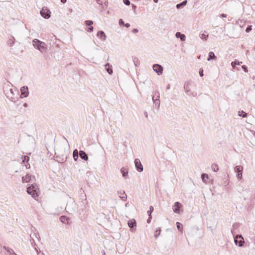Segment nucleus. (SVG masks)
<instances>
[{
    "label": "nucleus",
    "instance_id": "f257e3e1",
    "mask_svg": "<svg viewBox=\"0 0 255 255\" xmlns=\"http://www.w3.org/2000/svg\"><path fill=\"white\" fill-rule=\"evenodd\" d=\"M69 153V149L66 150L63 145L59 146L55 150V154H56V157L59 158V162H65L67 158V155Z\"/></svg>",
    "mask_w": 255,
    "mask_h": 255
},
{
    "label": "nucleus",
    "instance_id": "f03ea898",
    "mask_svg": "<svg viewBox=\"0 0 255 255\" xmlns=\"http://www.w3.org/2000/svg\"><path fill=\"white\" fill-rule=\"evenodd\" d=\"M27 192L28 194L31 195V197L36 200H37L40 194L39 189L36 184H32L27 188Z\"/></svg>",
    "mask_w": 255,
    "mask_h": 255
},
{
    "label": "nucleus",
    "instance_id": "7ed1b4c3",
    "mask_svg": "<svg viewBox=\"0 0 255 255\" xmlns=\"http://www.w3.org/2000/svg\"><path fill=\"white\" fill-rule=\"evenodd\" d=\"M33 45L36 49H38L41 52H45L47 50L46 44L37 39H34L33 40Z\"/></svg>",
    "mask_w": 255,
    "mask_h": 255
},
{
    "label": "nucleus",
    "instance_id": "20e7f679",
    "mask_svg": "<svg viewBox=\"0 0 255 255\" xmlns=\"http://www.w3.org/2000/svg\"><path fill=\"white\" fill-rule=\"evenodd\" d=\"M3 91L7 98L12 102H14L15 101L16 98L14 97L13 96L14 95V92H15L16 93H17L16 89L10 88L7 90L4 89Z\"/></svg>",
    "mask_w": 255,
    "mask_h": 255
},
{
    "label": "nucleus",
    "instance_id": "39448f33",
    "mask_svg": "<svg viewBox=\"0 0 255 255\" xmlns=\"http://www.w3.org/2000/svg\"><path fill=\"white\" fill-rule=\"evenodd\" d=\"M191 86L192 84L191 83L186 82L184 85V89L188 95L195 97L197 95V93L196 92H191L190 91V87H191Z\"/></svg>",
    "mask_w": 255,
    "mask_h": 255
},
{
    "label": "nucleus",
    "instance_id": "423d86ee",
    "mask_svg": "<svg viewBox=\"0 0 255 255\" xmlns=\"http://www.w3.org/2000/svg\"><path fill=\"white\" fill-rule=\"evenodd\" d=\"M234 241L235 244L240 247L243 246L245 243L243 237L241 235L239 234L234 237Z\"/></svg>",
    "mask_w": 255,
    "mask_h": 255
},
{
    "label": "nucleus",
    "instance_id": "0eeeda50",
    "mask_svg": "<svg viewBox=\"0 0 255 255\" xmlns=\"http://www.w3.org/2000/svg\"><path fill=\"white\" fill-rule=\"evenodd\" d=\"M41 15L45 19H48L50 17L51 12L47 7H43L40 11Z\"/></svg>",
    "mask_w": 255,
    "mask_h": 255
},
{
    "label": "nucleus",
    "instance_id": "6e6552de",
    "mask_svg": "<svg viewBox=\"0 0 255 255\" xmlns=\"http://www.w3.org/2000/svg\"><path fill=\"white\" fill-rule=\"evenodd\" d=\"M243 170V167L241 165H238L235 167V171L237 173L236 176L239 180L242 179Z\"/></svg>",
    "mask_w": 255,
    "mask_h": 255
},
{
    "label": "nucleus",
    "instance_id": "1a4fd4ad",
    "mask_svg": "<svg viewBox=\"0 0 255 255\" xmlns=\"http://www.w3.org/2000/svg\"><path fill=\"white\" fill-rule=\"evenodd\" d=\"M128 224L131 232H134L136 231V222L135 219L129 220Z\"/></svg>",
    "mask_w": 255,
    "mask_h": 255
},
{
    "label": "nucleus",
    "instance_id": "9d476101",
    "mask_svg": "<svg viewBox=\"0 0 255 255\" xmlns=\"http://www.w3.org/2000/svg\"><path fill=\"white\" fill-rule=\"evenodd\" d=\"M153 70L158 75H160L163 73V67L158 64H154L152 66Z\"/></svg>",
    "mask_w": 255,
    "mask_h": 255
},
{
    "label": "nucleus",
    "instance_id": "9b49d317",
    "mask_svg": "<svg viewBox=\"0 0 255 255\" xmlns=\"http://www.w3.org/2000/svg\"><path fill=\"white\" fill-rule=\"evenodd\" d=\"M21 95L20 97L26 98L29 95V91L27 86H23L20 88Z\"/></svg>",
    "mask_w": 255,
    "mask_h": 255
},
{
    "label": "nucleus",
    "instance_id": "f8f14e48",
    "mask_svg": "<svg viewBox=\"0 0 255 255\" xmlns=\"http://www.w3.org/2000/svg\"><path fill=\"white\" fill-rule=\"evenodd\" d=\"M182 206V205L179 202H176L172 207L173 212L175 213H180Z\"/></svg>",
    "mask_w": 255,
    "mask_h": 255
},
{
    "label": "nucleus",
    "instance_id": "ddd939ff",
    "mask_svg": "<svg viewBox=\"0 0 255 255\" xmlns=\"http://www.w3.org/2000/svg\"><path fill=\"white\" fill-rule=\"evenodd\" d=\"M134 162L136 170L138 172H142L143 171V166L140 162V160L138 158H136L134 160Z\"/></svg>",
    "mask_w": 255,
    "mask_h": 255
},
{
    "label": "nucleus",
    "instance_id": "4468645a",
    "mask_svg": "<svg viewBox=\"0 0 255 255\" xmlns=\"http://www.w3.org/2000/svg\"><path fill=\"white\" fill-rule=\"evenodd\" d=\"M157 98L158 99H155V96H152V99L155 105V107L156 108H159L160 106V101H159V93H157Z\"/></svg>",
    "mask_w": 255,
    "mask_h": 255
},
{
    "label": "nucleus",
    "instance_id": "2eb2a0df",
    "mask_svg": "<svg viewBox=\"0 0 255 255\" xmlns=\"http://www.w3.org/2000/svg\"><path fill=\"white\" fill-rule=\"evenodd\" d=\"M97 36L100 38L101 40L105 41L107 38V36L105 32L102 31H99L97 33Z\"/></svg>",
    "mask_w": 255,
    "mask_h": 255
},
{
    "label": "nucleus",
    "instance_id": "dca6fc26",
    "mask_svg": "<svg viewBox=\"0 0 255 255\" xmlns=\"http://www.w3.org/2000/svg\"><path fill=\"white\" fill-rule=\"evenodd\" d=\"M79 156L80 157L85 161H87L88 160V156L87 154L83 150L79 151Z\"/></svg>",
    "mask_w": 255,
    "mask_h": 255
},
{
    "label": "nucleus",
    "instance_id": "f3484780",
    "mask_svg": "<svg viewBox=\"0 0 255 255\" xmlns=\"http://www.w3.org/2000/svg\"><path fill=\"white\" fill-rule=\"evenodd\" d=\"M105 68L107 72L110 74L112 75L113 73L112 66L109 63L105 64Z\"/></svg>",
    "mask_w": 255,
    "mask_h": 255
},
{
    "label": "nucleus",
    "instance_id": "a211bd4d",
    "mask_svg": "<svg viewBox=\"0 0 255 255\" xmlns=\"http://www.w3.org/2000/svg\"><path fill=\"white\" fill-rule=\"evenodd\" d=\"M176 38H180L181 41H184L186 39V36L184 34L180 32H177L175 34Z\"/></svg>",
    "mask_w": 255,
    "mask_h": 255
},
{
    "label": "nucleus",
    "instance_id": "6ab92c4d",
    "mask_svg": "<svg viewBox=\"0 0 255 255\" xmlns=\"http://www.w3.org/2000/svg\"><path fill=\"white\" fill-rule=\"evenodd\" d=\"M121 173L122 174V175L123 177L127 178V177L128 175V169L126 167H123L121 169Z\"/></svg>",
    "mask_w": 255,
    "mask_h": 255
},
{
    "label": "nucleus",
    "instance_id": "aec40b11",
    "mask_svg": "<svg viewBox=\"0 0 255 255\" xmlns=\"http://www.w3.org/2000/svg\"><path fill=\"white\" fill-rule=\"evenodd\" d=\"M14 41H15L14 37L13 36H11V37L7 40V41L6 42L7 45L8 46H9V47L12 46L13 45V44H14Z\"/></svg>",
    "mask_w": 255,
    "mask_h": 255
},
{
    "label": "nucleus",
    "instance_id": "412c9836",
    "mask_svg": "<svg viewBox=\"0 0 255 255\" xmlns=\"http://www.w3.org/2000/svg\"><path fill=\"white\" fill-rule=\"evenodd\" d=\"M118 193L119 195H120V197L122 200L123 201H126L127 199V195L125 193V192L124 191H118Z\"/></svg>",
    "mask_w": 255,
    "mask_h": 255
},
{
    "label": "nucleus",
    "instance_id": "4be33fe9",
    "mask_svg": "<svg viewBox=\"0 0 255 255\" xmlns=\"http://www.w3.org/2000/svg\"><path fill=\"white\" fill-rule=\"evenodd\" d=\"M31 175L29 174H27L25 176L22 177V181L23 183L24 182H28L31 180Z\"/></svg>",
    "mask_w": 255,
    "mask_h": 255
},
{
    "label": "nucleus",
    "instance_id": "5701e85b",
    "mask_svg": "<svg viewBox=\"0 0 255 255\" xmlns=\"http://www.w3.org/2000/svg\"><path fill=\"white\" fill-rule=\"evenodd\" d=\"M79 156V152L77 149H75L73 152V157L75 161H77Z\"/></svg>",
    "mask_w": 255,
    "mask_h": 255
},
{
    "label": "nucleus",
    "instance_id": "b1692460",
    "mask_svg": "<svg viewBox=\"0 0 255 255\" xmlns=\"http://www.w3.org/2000/svg\"><path fill=\"white\" fill-rule=\"evenodd\" d=\"M217 58V57L215 55L214 53L212 51H210L208 54V57L207 58L208 61H210L211 60H214Z\"/></svg>",
    "mask_w": 255,
    "mask_h": 255
},
{
    "label": "nucleus",
    "instance_id": "393cba45",
    "mask_svg": "<svg viewBox=\"0 0 255 255\" xmlns=\"http://www.w3.org/2000/svg\"><path fill=\"white\" fill-rule=\"evenodd\" d=\"M59 219L61 222H62L64 224H68L69 219L68 218H67L66 216H61L60 217Z\"/></svg>",
    "mask_w": 255,
    "mask_h": 255
},
{
    "label": "nucleus",
    "instance_id": "a878e982",
    "mask_svg": "<svg viewBox=\"0 0 255 255\" xmlns=\"http://www.w3.org/2000/svg\"><path fill=\"white\" fill-rule=\"evenodd\" d=\"M208 34L206 31H204V32L200 34V37L201 39L204 40H207L208 38Z\"/></svg>",
    "mask_w": 255,
    "mask_h": 255
},
{
    "label": "nucleus",
    "instance_id": "bb28decb",
    "mask_svg": "<svg viewBox=\"0 0 255 255\" xmlns=\"http://www.w3.org/2000/svg\"><path fill=\"white\" fill-rule=\"evenodd\" d=\"M241 64H242V62H240L239 60L236 59L234 61L232 62L231 65L233 68L235 69L236 65H240Z\"/></svg>",
    "mask_w": 255,
    "mask_h": 255
},
{
    "label": "nucleus",
    "instance_id": "cd10ccee",
    "mask_svg": "<svg viewBox=\"0 0 255 255\" xmlns=\"http://www.w3.org/2000/svg\"><path fill=\"white\" fill-rule=\"evenodd\" d=\"M187 3V0H184L182 2L176 4V7H177V8L179 9L181 7H182V6L186 5Z\"/></svg>",
    "mask_w": 255,
    "mask_h": 255
},
{
    "label": "nucleus",
    "instance_id": "c85d7f7f",
    "mask_svg": "<svg viewBox=\"0 0 255 255\" xmlns=\"http://www.w3.org/2000/svg\"><path fill=\"white\" fill-rule=\"evenodd\" d=\"M201 179L204 183H206L207 180L209 179V176L206 173H202L201 174Z\"/></svg>",
    "mask_w": 255,
    "mask_h": 255
},
{
    "label": "nucleus",
    "instance_id": "c756f323",
    "mask_svg": "<svg viewBox=\"0 0 255 255\" xmlns=\"http://www.w3.org/2000/svg\"><path fill=\"white\" fill-rule=\"evenodd\" d=\"M176 227L179 232H182L183 225L180 223L177 222L176 223Z\"/></svg>",
    "mask_w": 255,
    "mask_h": 255
},
{
    "label": "nucleus",
    "instance_id": "7c9ffc66",
    "mask_svg": "<svg viewBox=\"0 0 255 255\" xmlns=\"http://www.w3.org/2000/svg\"><path fill=\"white\" fill-rule=\"evenodd\" d=\"M3 248L9 253V255H13V254H15L11 249L5 246H4Z\"/></svg>",
    "mask_w": 255,
    "mask_h": 255
},
{
    "label": "nucleus",
    "instance_id": "2f4dec72",
    "mask_svg": "<svg viewBox=\"0 0 255 255\" xmlns=\"http://www.w3.org/2000/svg\"><path fill=\"white\" fill-rule=\"evenodd\" d=\"M211 167L214 172H217L219 170L218 165L216 163L212 164Z\"/></svg>",
    "mask_w": 255,
    "mask_h": 255
},
{
    "label": "nucleus",
    "instance_id": "473e14b6",
    "mask_svg": "<svg viewBox=\"0 0 255 255\" xmlns=\"http://www.w3.org/2000/svg\"><path fill=\"white\" fill-rule=\"evenodd\" d=\"M238 115L240 117L246 118L247 116V114L244 111H241L238 112Z\"/></svg>",
    "mask_w": 255,
    "mask_h": 255
},
{
    "label": "nucleus",
    "instance_id": "72a5a7b5",
    "mask_svg": "<svg viewBox=\"0 0 255 255\" xmlns=\"http://www.w3.org/2000/svg\"><path fill=\"white\" fill-rule=\"evenodd\" d=\"M133 61L136 67H138L140 64V62L137 58L134 57L133 59Z\"/></svg>",
    "mask_w": 255,
    "mask_h": 255
},
{
    "label": "nucleus",
    "instance_id": "f704fd0d",
    "mask_svg": "<svg viewBox=\"0 0 255 255\" xmlns=\"http://www.w3.org/2000/svg\"><path fill=\"white\" fill-rule=\"evenodd\" d=\"M96 1L100 5H106V3H108L107 0H96Z\"/></svg>",
    "mask_w": 255,
    "mask_h": 255
},
{
    "label": "nucleus",
    "instance_id": "c9c22d12",
    "mask_svg": "<svg viewBox=\"0 0 255 255\" xmlns=\"http://www.w3.org/2000/svg\"><path fill=\"white\" fill-rule=\"evenodd\" d=\"M85 24L87 26H91L93 24V21L90 20H87L85 21Z\"/></svg>",
    "mask_w": 255,
    "mask_h": 255
},
{
    "label": "nucleus",
    "instance_id": "e433bc0d",
    "mask_svg": "<svg viewBox=\"0 0 255 255\" xmlns=\"http://www.w3.org/2000/svg\"><path fill=\"white\" fill-rule=\"evenodd\" d=\"M154 208L153 206H150L149 207V210L147 211V214L148 216H151V214L153 212Z\"/></svg>",
    "mask_w": 255,
    "mask_h": 255
},
{
    "label": "nucleus",
    "instance_id": "4c0bfd02",
    "mask_svg": "<svg viewBox=\"0 0 255 255\" xmlns=\"http://www.w3.org/2000/svg\"><path fill=\"white\" fill-rule=\"evenodd\" d=\"M70 207V205L67 204V205H66V206L65 209H66V211H67V212H68V213H70L72 214V211H73V210H72H72H71Z\"/></svg>",
    "mask_w": 255,
    "mask_h": 255
},
{
    "label": "nucleus",
    "instance_id": "58836bf2",
    "mask_svg": "<svg viewBox=\"0 0 255 255\" xmlns=\"http://www.w3.org/2000/svg\"><path fill=\"white\" fill-rule=\"evenodd\" d=\"M29 160V157L28 156H24L22 158V162H27Z\"/></svg>",
    "mask_w": 255,
    "mask_h": 255
},
{
    "label": "nucleus",
    "instance_id": "ea45409f",
    "mask_svg": "<svg viewBox=\"0 0 255 255\" xmlns=\"http://www.w3.org/2000/svg\"><path fill=\"white\" fill-rule=\"evenodd\" d=\"M161 229L160 228H159L158 230H156V231H155V233L154 234V237L155 238H157L159 235Z\"/></svg>",
    "mask_w": 255,
    "mask_h": 255
},
{
    "label": "nucleus",
    "instance_id": "a19ab883",
    "mask_svg": "<svg viewBox=\"0 0 255 255\" xmlns=\"http://www.w3.org/2000/svg\"><path fill=\"white\" fill-rule=\"evenodd\" d=\"M252 29V25H248L246 29V32L247 33L250 32Z\"/></svg>",
    "mask_w": 255,
    "mask_h": 255
},
{
    "label": "nucleus",
    "instance_id": "79ce46f5",
    "mask_svg": "<svg viewBox=\"0 0 255 255\" xmlns=\"http://www.w3.org/2000/svg\"><path fill=\"white\" fill-rule=\"evenodd\" d=\"M242 68L243 69V70L245 72H248V67L246 65H242Z\"/></svg>",
    "mask_w": 255,
    "mask_h": 255
},
{
    "label": "nucleus",
    "instance_id": "37998d69",
    "mask_svg": "<svg viewBox=\"0 0 255 255\" xmlns=\"http://www.w3.org/2000/svg\"><path fill=\"white\" fill-rule=\"evenodd\" d=\"M203 71V68H201L199 69V73L200 77H203L204 76Z\"/></svg>",
    "mask_w": 255,
    "mask_h": 255
},
{
    "label": "nucleus",
    "instance_id": "c03bdc74",
    "mask_svg": "<svg viewBox=\"0 0 255 255\" xmlns=\"http://www.w3.org/2000/svg\"><path fill=\"white\" fill-rule=\"evenodd\" d=\"M123 2L127 5H129L130 4L129 0H123Z\"/></svg>",
    "mask_w": 255,
    "mask_h": 255
},
{
    "label": "nucleus",
    "instance_id": "a18cd8bd",
    "mask_svg": "<svg viewBox=\"0 0 255 255\" xmlns=\"http://www.w3.org/2000/svg\"><path fill=\"white\" fill-rule=\"evenodd\" d=\"M119 24L121 26L124 25L125 24V22H124V20L122 19H119Z\"/></svg>",
    "mask_w": 255,
    "mask_h": 255
},
{
    "label": "nucleus",
    "instance_id": "49530a36",
    "mask_svg": "<svg viewBox=\"0 0 255 255\" xmlns=\"http://www.w3.org/2000/svg\"><path fill=\"white\" fill-rule=\"evenodd\" d=\"M94 28L92 26H89L87 29V31L89 32H91L93 31Z\"/></svg>",
    "mask_w": 255,
    "mask_h": 255
},
{
    "label": "nucleus",
    "instance_id": "de8ad7c7",
    "mask_svg": "<svg viewBox=\"0 0 255 255\" xmlns=\"http://www.w3.org/2000/svg\"><path fill=\"white\" fill-rule=\"evenodd\" d=\"M151 219H152V216H149V217H148V219L147 220V223L148 224L150 223V222H151Z\"/></svg>",
    "mask_w": 255,
    "mask_h": 255
},
{
    "label": "nucleus",
    "instance_id": "09e8293b",
    "mask_svg": "<svg viewBox=\"0 0 255 255\" xmlns=\"http://www.w3.org/2000/svg\"><path fill=\"white\" fill-rule=\"evenodd\" d=\"M132 9L135 11L136 9V6L133 4H132Z\"/></svg>",
    "mask_w": 255,
    "mask_h": 255
},
{
    "label": "nucleus",
    "instance_id": "8fccbe9b",
    "mask_svg": "<svg viewBox=\"0 0 255 255\" xmlns=\"http://www.w3.org/2000/svg\"><path fill=\"white\" fill-rule=\"evenodd\" d=\"M138 32V30L137 28H134L132 30V32L134 33H136Z\"/></svg>",
    "mask_w": 255,
    "mask_h": 255
},
{
    "label": "nucleus",
    "instance_id": "3c124183",
    "mask_svg": "<svg viewBox=\"0 0 255 255\" xmlns=\"http://www.w3.org/2000/svg\"><path fill=\"white\" fill-rule=\"evenodd\" d=\"M124 25V26H125L126 27H127V28L130 27V24L128 23H127L125 24Z\"/></svg>",
    "mask_w": 255,
    "mask_h": 255
},
{
    "label": "nucleus",
    "instance_id": "603ef678",
    "mask_svg": "<svg viewBox=\"0 0 255 255\" xmlns=\"http://www.w3.org/2000/svg\"><path fill=\"white\" fill-rule=\"evenodd\" d=\"M221 16H222V17L225 18V17H227V14H225V13H222V14H221Z\"/></svg>",
    "mask_w": 255,
    "mask_h": 255
},
{
    "label": "nucleus",
    "instance_id": "864d4df0",
    "mask_svg": "<svg viewBox=\"0 0 255 255\" xmlns=\"http://www.w3.org/2000/svg\"><path fill=\"white\" fill-rule=\"evenodd\" d=\"M144 115L145 116L146 118H147L148 117V113L147 112H144Z\"/></svg>",
    "mask_w": 255,
    "mask_h": 255
},
{
    "label": "nucleus",
    "instance_id": "5fc2aeb1",
    "mask_svg": "<svg viewBox=\"0 0 255 255\" xmlns=\"http://www.w3.org/2000/svg\"><path fill=\"white\" fill-rule=\"evenodd\" d=\"M61 2L62 3H65L67 1V0H60Z\"/></svg>",
    "mask_w": 255,
    "mask_h": 255
},
{
    "label": "nucleus",
    "instance_id": "6e6d98bb",
    "mask_svg": "<svg viewBox=\"0 0 255 255\" xmlns=\"http://www.w3.org/2000/svg\"><path fill=\"white\" fill-rule=\"evenodd\" d=\"M25 166H26V168H30V164H29V163H28L27 164H26V165H25Z\"/></svg>",
    "mask_w": 255,
    "mask_h": 255
},
{
    "label": "nucleus",
    "instance_id": "4d7b16f0",
    "mask_svg": "<svg viewBox=\"0 0 255 255\" xmlns=\"http://www.w3.org/2000/svg\"><path fill=\"white\" fill-rule=\"evenodd\" d=\"M170 88V84H168V85L166 87V89L169 90Z\"/></svg>",
    "mask_w": 255,
    "mask_h": 255
},
{
    "label": "nucleus",
    "instance_id": "13d9d810",
    "mask_svg": "<svg viewBox=\"0 0 255 255\" xmlns=\"http://www.w3.org/2000/svg\"><path fill=\"white\" fill-rule=\"evenodd\" d=\"M157 92H155V94H154V96H155V99H158V98H157Z\"/></svg>",
    "mask_w": 255,
    "mask_h": 255
},
{
    "label": "nucleus",
    "instance_id": "bf43d9fd",
    "mask_svg": "<svg viewBox=\"0 0 255 255\" xmlns=\"http://www.w3.org/2000/svg\"><path fill=\"white\" fill-rule=\"evenodd\" d=\"M37 255H44V254L43 253H41V252H39V253H37Z\"/></svg>",
    "mask_w": 255,
    "mask_h": 255
},
{
    "label": "nucleus",
    "instance_id": "052dcab7",
    "mask_svg": "<svg viewBox=\"0 0 255 255\" xmlns=\"http://www.w3.org/2000/svg\"><path fill=\"white\" fill-rule=\"evenodd\" d=\"M23 106H24V107H25V108H26V107H28V104H27V103H24V104H23Z\"/></svg>",
    "mask_w": 255,
    "mask_h": 255
},
{
    "label": "nucleus",
    "instance_id": "680f3d73",
    "mask_svg": "<svg viewBox=\"0 0 255 255\" xmlns=\"http://www.w3.org/2000/svg\"><path fill=\"white\" fill-rule=\"evenodd\" d=\"M153 0L154 2H155V3H157L158 1V0Z\"/></svg>",
    "mask_w": 255,
    "mask_h": 255
},
{
    "label": "nucleus",
    "instance_id": "e2e57ef3",
    "mask_svg": "<svg viewBox=\"0 0 255 255\" xmlns=\"http://www.w3.org/2000/svg\"><path fill=\"white\" fill-rule=\"evenodd\" d=\"M72 205H74L75 206V204L74 203H72Z\"/></svg>",
    "mask_w": 255,
    "mask_h": 255
},
{
    "label": "nucleus",
    "instance_id": "0e129e2a",
    "mask_svg": "<svg viewBox=\"0 0 255 255\" xmlns=\"http://www.w3.org/2000/svg\"><path fill=\"white\" fill-rule=\"evenodd\" d=\"M103 255H106V254H105V253L104 252L103 253Z\"/></svg>",
    "mask_w": 255,
    "mask_h": 255
},
{
    "label": "nucleus",
    "instance_id": "69168bd1",
    "mask_svg": "<svg viewBox=\"0 0 255 255\" xmlns=\"http://www.w3.org/2000/svg\"><path fill=\"white\" fill-rule=\"evenodd\" d=\"M13 255H17L16 254H13Z\"/></svg>",
    "mask_w": 255,
    "mask_h": 255
}]
</instances>
